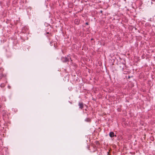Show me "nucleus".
<instances>
[{
    "label": "nucleus",
    "mask_w": 155,
    "mask_h": 155,
    "mask_svg": "<svg viewBox=\"0 0 155 155\" xmlns=\"http://www.w3.org/2000/svg\"><path fill=\"white\" fill-rule=\"evenodd\" d=\"M85 24L86 25H88V22H87L85 23Z\"/></svg>",
    "instance_id": "9"
},
{
    "label": "nucleus",
    "mask_w": 155,
    "mask_h": 155,
    "mask_svg": "<svg viewBox=\"0 0 155 155\" xmlns=\"http://www.w3.org/2000/svg\"><path fill=\"white\" fill-rule=\"evenodd\" d=\"M85 121L87 122H89L91 121V119L89 118H87L85 119Z\"/></svg>",
    "instance_id": "5"
},
{
    "label": "nucleus",
    "mask_w": 155,
    "mask_h": 155,
    "mask_svg": "<svg viewBox=\"0 0 155 155\" xmlns=\"http://www.w3.org/2000/svg\"><path fill=\"white\" fill-rule=\"evenodd\" d=\"M122 70L123 71H124V68H122Z\"/></svg>",
    "instance_id": "12"
},
{
    "label": "nucleus",
    "mask_w": 155,
    "mask_h": 155,
    "mask_svg": "<svg viewBox=\"0 0 155 155\" xmlns=\"http://www.w3.org/2000/svg\"><path fill=\"white\" fill-rule=\"evenodd\" d=\"M78 105L79 106V108L81 109H82L83 107V103H79L78 104Z\"/></svg>",
    "instance_id": "3"
},
{
    "label": "nucleus",
    "mask_w": 155,
    "mask_h": 155,
    "mask_svg": "<svg viewBox=\"0 0 155 155\" xmlns=\"http://www.w3.org/2000/svg\"><path fill=\"white\" fill-rule=\"evenodd\" d=\"M8 87L9 88H10V87L9 86H8Z\"/></svg>",
    "instance_id": "13"
},
{
    "label": "nucleus",
    "mask_w": 155,
    "mask_h": 155,
    "mask_svg": "<svg viewBox=\"0 0 155 155\" xmlns=\"http://www.w3.org/2000/svg\"><path fill=\"white\" fill-rule=\"evenodd\" d=\"M76 22H77L76 24H77V25L79 23H78V21H76Z\"/></svg>",
    "instance_id": "11"
},
{
    "label": "nucleus",
    "mask_w": 155,
    "mask_h": 155,
    "mask_svg": "<svg viewBox=\"0 0 155 155\" xmlns=\"http://www.w3.org/2000/svg\"><path fill=\"white\" fill-rule=\"evenodd\" d=\"M145 26H148L150 27L151 26V25L149 23H147L145 24Z\"/></svg>",
    "instance_id": "6"
},
{
    "label": "nucleus",
    "mask_w": 155,
    "mask_h": 155,
    "mask_svg": "<svg viewBox=\"0 0 155 155\" xmlns=\"http://www.w3.org/2000/svg\"><path fill=\"white\" fill-rule=\"evenodd\" d=\"M148 21H151V18H150L149 19Z\"/></svg>",
    "instance_id": "8"
},
{
    "label": "nucleus",
    "mask_w": 155,
    "mask_h": 155,
    "mask_svg": "<svg viewBox=\"0 0 155 155\" xmlns=\"http://www.w3.org/2000/svg\"><path fill=\"white\" fill-rule=\"evenodd\" d=\"M61 60L63 62H64L69 61L70 60L72 61V60H71V57L69 56H68L67 57H63L61 58Z\"/></svg>",
    "instance_id": "1"
},
{
    "label": "nucleus",
    "mask_w": 155,
    "mask_h": 155,
    "mask_svg": "<svg viewBox=\"0 0 155 155\" xmlns=\"http://www.w3.org/2000/svg\"><path fill=\"white\" fill-rule=\"evenodd\" d=\"M109 136L111 137H112L114 136V134L113 132H110L109 134Z\"/></svg>",
    "instance_id": "4"
},
{
    "label": "nucleus",
    "mask_w": 155,
    "mask_h": 155,
    "mask_svg": "<svg viewBox=\"0 0 155 155\" xmlns=\"http://www.w3.org/2000/svg\"><path fill=\"white\" fill-rule=\"evenodd\" d=\"M4 71V69L3 68H0V72L1 73V77H3V75L2 74V72H3V71Z\"/></svg>",
    "instance_id": "2"
},
{
    "label": "nucleus",
    "mask_w": 155,
    "mask_h": 155,
    "mask_svg": "<svg viewBox=\"0 0 155 155\" xmlns=\"http://www.w3.org/2000/svg\"><path fill=\"white\" fill-rule=\"evenodd\" d=\"M78 21V20H77V19H75V20H74V22H75V23H76V21Z\"/></svg>",
    "instance_id": "7"
},
{
    "label": "nucleus",
    "mask_w": 155,
    "mask_h": 155,
    "mask_svg": "<svg viewBox=\"0 0 155 155\" xmlns=\"http://www.w3.org/2000/svg\"><path fill=\"white\" fill-rule=\"evenodd\" d=\"M1 64V62L0 61V64Z\"/></svg>",
    "instance_id": "14"
},
{
    "label": "nucleus",
    "mask_w": 155,
    "mask_h": 155,
    "mask_svg": "<svg viewBox=\"0 0 155 155\" xmlns=\"http://www.w3.org/2000/svg\"><path fill=\"white\" fill-rule=\"evenodd\" d=\"M123 72L124 74H126V73L125 71H124Z\"/></svg>",
    "instance_id": "10"
}]
</instances>
